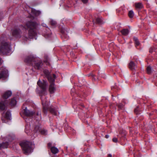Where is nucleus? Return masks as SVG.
Returning <instances> with one entry per match:
<instances>
[{
    "label": "nucleus",
    "instance_id": "39",
    "mask_svg": "<svg viewBox=\"0 0 157 157\" xmlns=\"http://www.w3.org/2000/svg\"><path fill=\"white\" fill-rule=\"evenodd\" d=\"M42 26H44V27H45V26L46 25L45 24H43L42 25Z\"/></svg>",
    "mask_w": 157,
    "mask_h": 157
},
{
    "label": "nucleus",
    "instance_id": "32",
    "mask_svg": "<svg viewBox=\"0 0 157 157\" xmlns=\"http://www.w3.org/2000/svg\"><path fill=\"white\" fill-rule=\"evenodd\" d=\"M113 141L114 142H117V139L116 138H114L113 139Z\"/></svg>",
    "mask_w": 157,
    "mask_h": 157
},
{
    "label": "nucleus",
    "instance_id": "7",
    "mask_svg": "<svg viewBox=\"0 0 157 157\" xmlns=\"http://www.w3.org/2000/svg\"><path fill=\"white\" fill-rule=\"evenodd\" d=\"M8 72L6 68L2 67L0 69V79L5 78L8 75Z\"/></svg>",
    "mask_w": 157,
    "mask_h": 157
},
{
    "label": "nucleus",
    "instance_id": "4",
    "mask_svg": "<svg viewBox=\"0 0 157 157\" xmlns=\"http://www.w3.org/2000/svg\"><path fill=\"white\" fill-rule=\"evenodd\" d=\"M21 147L24 153L26 155L31 153L33 150V145L31 142L29 141H24L20 144Z\"/></svg>",
    "mask_w": 157,
    "mask_h": 157
},
{
    "label": "nucleus",
    "instance_id": "17",
    "mask_svg": "<svg viewBox=\"0 0 157 157\" xmlns=\"http://www.w3.org/2000/svg\"><path fill=\"white\" fill-rule=\"evenodd\" d=\"M50 149L51 152L53 154H56L59 151L58 149L54 147H51Z\"/></svg>",
    "mask_w": 157,
    "mask_h": 157
},
{
    "label": "nucleus",
    "instance_id": "27",
    "mask_svg": "<svg viewBox=\"0 0 157 157\" xmlns=\"http://www.w3.org/2000/svg\"><path fill=\"white\" fill-rule=\"evenodd\" d=\"M118 106L120 109H121L123 107V105L121 104H120L118 105Z\"/></svg>",
    "mask_w": 157,
    "mask_h": 157
},
{
    "label": "nucleus",
    "instance_id": "38",
    "mask_svg": "<svg viewBox=\"0 0 157 157\" xmlns=\"http://www.w3.org/2000/svg\"><path fill=\"white\" fill-rule=\"evenodd\" d=\"M23 29H27L26 28L25 26H23Z\"/></svg>",
    "mask_w": 157,
    "mask_h": 157
},
{
    "label": "nucleus",
    "instance_id": "13",
    "mask_svg": "<svg viewBox=\"0 0 157 157\" xmlns=\"http://www.w3.org/2000/svg\"><path fill=\"white\" fill-rule=\"evenodd\" d=\"M9 145L8 142L3 143L0 144V148H5L8 147Z\"/></svg>",
    "mask_w": 157,
    "mask_h": 157
},
{
    "label": "nucleus",
    "instance_id": "24",
    "mask_svg": "<svg viewBox=\"0 0 157 157\" xmlns=\"http://www.w3.org/2000/svg\"><path fill=\"white\" fill-rule=\"evenodd\" d=\"M128 16L130 18H132L134 16V13L132 10H130L129 12Z\"/></svg>",
    "mask_w": 157,
    "mask_h": 157
},
{
    "label": "nucleus",
    "instance_id": "12",
    "mask_svg": "<svg viewBox=\"0 0 157 157\" xmlns=\"http://www.w3.org/2000/svg\"><path fill=\"white\" fill-rule=\"evenodd\" d=\"M12 95V92L10 91H8L6 92L3 95V98L5 99H7L10 97Z\"/></svg>",
    "mask_w": 157,
    "mask_h": 157
},
{
    "label": "nucleus",
    "instance_id": "21",
    "mask_svg": "<svg viewBox=\"0 0 157 157\" xmlns=\"http://www.w3.org/2000/svg\"><path fill=\"white\" fill-rule=\"evenodd\" d=\"M135 42V44L136 45V46H139L140 44V42L138 41V40L137 38L134 37L133 38Z\"/></svg>",
    "mask_w": 157,
    "mask_h": 157
},
{
    "label": "nucleus",
    "instance_id": "3",
    "mask_svg": "<svg viewBox=\"0 0 157 157\" xmlns=\"http://www.w3.org/2000/svg\"><path fill=\"white\" fill-rule=\"evenodd\" d=\"M27 29H29V37L31 38L36 34V29L38 24L34 22H27L26 24Z\"/></svg>",
    "mask_w": 157,
    "mask_h": 157
},
{
    "label": "nucleus",
    "instance_id": "20",
    "mask_svg": "<svg viewBox=\"0 0 157 157\" xmlns=\"http://www.w3.org/2000/svg\"><path fill=\"white\" fill-rule=\"evenodd\" d=\"M16 103L17 101L16 99L14 98L11 99L10 104L11 106H14L16 104Z\"/></svg>",
    "mask_w": 157,
    "mask_h": 157
},
{
    "label": "nucleus",
    "instance_id": "43",
    "mask_svg": "<svg viewBox=\"0 0 157 157\" xmlns=\"http://www.w3.org/2000/svg\"><path fill=\"white\" fill-rule=\"evenodd\" d=\"M36 130V131L37 132L38 131V130Z\"/></svg>",
    "mask_w": 157,
    "mask_h": 157
},
{
    "label": "nucleus",
    "instance_id": "41",
    "mask_svg": "<svg viewBox=\"0 0 157 157\" xmlns=\"http://www.w3.org/2000/svg\"><path fill=\"white\" fill-rule=\"evenodd\" d=\"M74 89H71V90H72H72H73V91H74Z\"/></svg>",
    "mask_w": 157,
    "mask_h": 157
},
{
    "label": "nucleus",
    "instance_id": "45",
    "mask_svg": "<svg viewBox=\"0 0 157 157\" xmlns=\"http://www.w3.org/2000/svg\"><path fill=\"white\" fill-rule=\"evenodd\" d=\"M36 127L35 128V129L36 130Z\"/></svg>",
    "mask_w": 157,
    "mask_h": 157
},
{
    "label": "nucleus",
    "instance_id": "42",
    "mask_svg": "<svg viewBox=\"0 0 157 157\" xmlns=\"http://www.w3.org/2000/svg\"><path fill=\"white\" fill-rule=\"evenodd\" d=\"M31 15H32V16H33V15H32V14H31Z\"/></svg>",
    "mask_w": 157,
    "mask_h": 157
},
{
    "label": "nucleus",
    "instance_id": "6",
    "mask_svg": "<svg viewBox=\"0 0 157 157\" xmlns=\"http://www.w3.org/2000/svg\"><path fill=\"white\" fill-rule=\"evenodd\" d=\"M10 45L7 43L3 42L0 43V52L4 54H6L10 50Z\"/></svg>",
    "mask_w": 157,
    "mask_h": 157
},
{
    "label": "nucleus",
    "instance_id": "15",
    "mask_svg": "<svg viewBox=\"0 0 157 157\" xmlns=\"http://www.w3.org/2000/svg\"><path fill=\"white\" fill-rule=\"evenodd\" d=\"M121 32L123 35L126 36L129 33V31L128 29H123L121 31Z\"/></svg>",
    "mask_w": 157,
    "mask_h": 157
},
{
    "label": "nucleus",
    "instance_id": "37",
    "mask_svg": "<svg viewBox=\"0 0 157 157\" xmlns=\"http://www.w3.org/2000/svg\"><path fill=\"white\" fill-rule=\"evenodd\" d=\"M105 136L106 138H108L109 137V136L108 135H106Z\"/></svg>",
    "mask_w": 157,
    "mask_h": 157
},
{
    "label": "nucleus",
    "instance_id": "5",
    "mask_svg": "<svg viewBox=\"0 0 157 157\" xmlns=\"http://www.w3.org/2000/svg\"><path fill=\"white\" fill-rule=\"evenodd\" d=\"M47 75V78L50 83L49 87V91L51 94H53L54 92L56 90L54 82L56 76L54 74H53L52 76L50 75H48V74Z\"/></svg>",
    "mask_w": 157,
    "mask_h": 157
},
{
    "label": "nucleus",
    "instance_id": "8",
    "mask_svg": "<svg viewBox=\"0 0 157 157\" xmlns=\"http://www.w3.org/2000/svg\"><path fill=\"white\" fill-rule=\"evenodd\" d=\"M37 84L43 91H44L46 90L47 85V83L46 81L44 80L42 81L39 80L37 82Z\"/></svg>",
    "mask_w": 157,
    "mask_h": 157
},
{
    "label": "nucleus",
    "instance_id": "28",
    "mask_svg": "<svg viewBox=\"0 0 157 157\" xmlns=\"http://www.w3.org/2000/svg\"><path fill=\"white\" fill-rule=\"evenodd\" d=\"M52 143H49L48 144V148H50V149H51V148L52 147Z\"/></svg>",
    "mask_w": 157,
    "mask_h": 157
},
{
    "label": "nucleus",
    "instance_id": "29",
    "mask_svg": "<svg viewBox=\"0 0 157 157\" xmlns=\"http://www.w3.org/2000/svg\"><path fill=\"white\" fill-rule=\"evenodd\" d=\"M81 1L84 4L86 3L88 1V0H81Z\"/></svg>",
    "mask_w": 157,
    "mask_h": 157
},
{
    "label": "nucleus",
    "instance_id": "25",
    "mask_svg": "<svg viewBox=\"0 0 157 157\" xmlns=\"http://www.w3.org/2000/svg\"><path fill=\"white\" fill-rule=\"evenodd\" d=\"M147 72L148 74H150L151 72V68L150 66H148L147 68Z\"/></svg>",
    "mask_w": 157,
    "mask_h": 157
},
{
    "label": "nucleus",
    "instance_id": "34",
    "mask_svg": "<svg viewBox=\"0 0 157 157\" xmlns=\"http://www.w3.org/2000/svg\"><path fill=\"white\" fill-rule=\"evenodd\" d=\"M36 115L37 116H39L40 117V118L41 119V116H40L41 114H40V113H37Z\"/></svg>",
    "mask_w": 157,
    "mask_h": 157
},
{
    "label": "nucleus",
    "instance_id": "31",
    "mask_svg": "<svg viewBox=\"0 0 157 157\" xmlns=\"http://www.w3.org/2000/svg\"><path fill=\"white\" fill-rule=\"evenodd\" d=\"M154 50V49H153L151 47V48H150L149 49V52L150 53H152L153 51Z\"/></svg>",
    "mask_w": 157,
    "mask_h": 157
},
{
    "label": "nucleus",
    "instance_id": "40",
    "mask_svg": "<svg viewBox=\"0 0 157 157\" xmlns=\"http://www.w3.org/2000/svg\"><path fill=\"white\" fill-rule=\"evenodd\" d=\"M61 33H63V35L64 36V34H63V31H61Z\"/></svg>",
    "mask_w": 157,
    "mask_h": 157
},
{
    "label": "nucleus",
    "instance_id": "18",
    "mask_svg": "<svg viewBox=\"0 0 157 157\" xmlns=\"http://www.w3.org/2000/svg\"><path fill=\"white\" fill-rule=\"evenodd\" d=\"M129 68L132 70L134 69L136 67L135 65L132 61H131L129 63Z\"/></svg>",
    "mask_w": 157,
    "mask_h": 157
},
{
    "label": "nucleus",
    "instance_id": "2",
    "mask_svg": "<svg viewBox=\"0 0 157 157\" xmlns=\"http://www.w3.org/2000/svg\"><path fill=\"white\" fill-rule=\"evenodd\" d=\"M43 97L41 98L42 104L43 106V111L44 114L46 115L47 113V110L49 109L50 112L53 114L56 115V111L57 108L53 107L52 105L49 106L48 102L44 98L43 99Z\"/></svg>",
    "mask_w": 157,
    "mask_h": 157
},
{
    "label": "nucleus",
    "instance_id": "33",
    "mask_svg": "<svg viewBox=\"0 0 157 157\" xmlns=\"http://www.w3.org/2000/svg\"><path fill=\"white\" fill-rule=\"evenodd\" d=\"M25 132L28 134L29 132V131H28L27 130V126L25 128Z\"/></svg>",
    "mask_w": 157,
    "mask_h": 157
},
{
    "label": "nucleus",
    "instance_id": "30",
    "mask_svg": "<svg viewBox=\"0 0 157 157\" xmlns=\"http://www.w3.org/2000/svg\"><path fill=\"white\" fill-rule=\"evenodd\" d=\"M50 35H51L50 34H49L47 33L44 36H45V37L47 38V37H50Z\"/></svg>",
    "mask_w": 157,
    "mask_h": 157
},
{
    "label": "nucleus",
    "instance_id": "1",
    "mask_svg": "<svg viewBox=\"0 0 157 157\" xmlns=\"http://www.w3.org/2000/svg\"><path fill=\"white\" fill-rule=\"evenodd\" d=\"M25 62L28 64L32 65L34 63L35 68L37 69H40L43 65L42 62L41 60L32 55L26 57L25 60Z\"/></svg>",
    "mask_w": 157,
    "mask_h": 157
},
{
    "label": "nucleus",
    "instance_id": "35",
    "mask_svg": "<svg viewBox=\"0 0 157 157\" xmlns=\"http://www.w3.org/2000/svg\"><path fill=\"white\" fill-rule=\"evenodd\" d=\"M138 111V109L137 108L135 109L134 110V112L135 113L137 114V112Z\"/></svg>",
    "mask_w": 157,
    "mask_h": 157
},
{
    "label": "nucleus",
    "instance_id": "9",
    "mask_svg": "<svg viewBox=\"0 0 157 157\" xmlns=\"http://www.w3.org/2000/svg\"><path fill=\"white\" fill-rule=\"evenodd\" d=\"M21 31L18 28H16L12 31V33L13 36L16 37H20L21 34Z\"/></svg>",
    "mask_w": 157,
    "mask_h": 157
},
{
    "label": "nucleus",
    "instance_id": "26",
    "mask_svg": "<svg viewBox=\"0 0 157 157\" xmlns=\"http://www.w3.org/2000/svg\"><path fill=\"white\" fill-rule=\"evenodd\" d=\"M50 24L54 26L56 25L57 23L56 21L53 20H52L50 21Z\"/></svg>",
    "mask_w": 157,
    "mask_h": 157
},
{
    "label": "nucleus",
    "instance_id": "44",
    "mask_svg": "<svg viewBox=\"0 0 157 157\" xmlns=\"http://www.w3.org/2000/svg\"><path fill=\"white\" fill-rule=\"evenodd\" d=\"M92 76H94V75H92Z\"/></svg>",
    "mask_w": 157,
    "mask_h": 157
},
{
    "label": "nucleus",
    "instance_id": "16",
    "mask_svg": "<svg viewBox=\"0 0 157 157\" xmlns=\"http://www.w3.org/2000/svg\"><path fill=\"white\" fill-rule=\"evenodd\" d=\"M96 22L98 24H102L104 22L102 18L100 17H98L96 19Z\"/></svg>",
    "mask_w": 157,
    "mask_h": 157
},
{
    "label": "nucleus",
    "instance_id": "23",
    "mask_svg": "<svg viewBox=\"0 0 157 157\" xmlns=\"http://www.w3.org/2000/svg\"><path fill=\"white\" fill-rule=\"evenodd\" d=\"M41 134L44 135H46L47 134V131L45 129H42L40 131Z\"/></svg>",
    "mask_w": 157,
    "mask_h": 157
},
{
    "label": "nucleus",
    "instance_id": "19",
    "mask_svg": "<svg viewBox=\"0 0 157 157\" xmlns=\"http://www.w3.org/2000/svg\"><path fill=\"white\" fill-rule=\"evenodd\" d=\"M6 106L4 102L1 101L0 102V110H3L6 109Z\"/></svg>",
    "mask_w": 157,
    "mask_h": 157
},
{
    "label": "nucleus",
    "instance_id": "22",
    "mask_svg": "<svg viewBox=\"0 0 157 157\" xmlns=\"http://www.w3.org/2000/svg\"><path fill=\"white\" fill-rule=\"evenodd\" d=\"M135 6L137 8H141L142 7V5L140 2L135 4Z\"/></svg>",
    "mask_w": 157,
    "mask_h": 157
},
{
    "label": "nucleus",
    "instance_id": "10",
    "mask_svg": "<svg viewBox=\"0 0 157 157\" xmlns=\"http://www.w3.org/2000/svg\"><path fill=\"white\" fill-rule=\"evenodd\" d=\"M5 117L4 118L2 119V120L3 122L7 123V120H10L11 119V114L9 111H7L5 113Z\"/></svg>",
    "mask_w": 157,
    "mask_h": 157
},
{
    "label": "nucleus",
    "instance_id": "36",
    "mask_svg": "<svg viewBox=\"0 0 157 157\" xmlns=\"http://www.w3.org/2000/svg\"><path fill=\"white\" fill-rule=\"evenodd\" d=\"M112 156V155L111 154H109L108 155V157H111Z\"/></svg>",
    "mask_w": 157,
    "mask_h": 157
},
{
    "label": "nucleus",
    "instance_id": "11",
    "mask_svg": "<svg viewBox=\"0 0 157 157\" xmlns=\"http://www.w3.org/2000/svg\"><path fill=\"white\" fill-rule=\"evenodd\" d=\"M24 114L27 116L32 117L33 116L34 113L27 109L26 108L24 109Z\"/></svg>",
    "mask_w": 157,
    "mask_h": 157
},
{
    "label": "nucleus",
    "instance_id": "46",
    "mask_svg": "<svg viewBox=\"0 0 157 157\" xmlns=\"http://www.w3.org/2000/svg\"><path fill=\"white\" fill-rule=\"evenodd\" d=\"M156 77H157V75Z\"/></svg>",
    "mask_w": 157,
    "mask_h": 157
},
{
    "label": "nucleus",
    "instance_id": "14",
    "mask_svg": "<svg viewBox=\"0 0 157 157\" xmlns=\"http://www.w3.org/2000/svg\"><path fill=\"white\" fill-rule=\"evenodd\" d=\"M31 9V13L32 15H34L37 16L39 14L40 12L39 11L36 10L35 9Z\"/></svg>",
    "mask_w": 157,
    "mask_h": 157
}]
</instances>
